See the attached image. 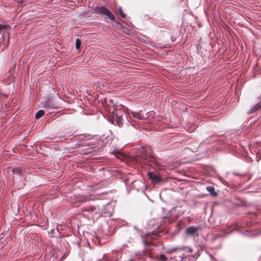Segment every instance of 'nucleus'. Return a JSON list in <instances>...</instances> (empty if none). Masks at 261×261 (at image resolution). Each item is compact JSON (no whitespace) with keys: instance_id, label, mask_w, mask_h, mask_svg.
Instances as JSON below:
<instances>
[{"instance_id":"obj_3","label":"nucleus","mask_w":261,"mask_h":261,"mask_svg":"<svg viewBox=\"0 0 261 261\" xmlns=\"http://www.w3.org/2000/svg\"><path fill=\"white\" fill-rule=\"evenodd\" d=\"M96 138L90 134H83V155L91 156L101 155L103 151L102 146L98 145Z\"/></svg>"},{"instance_id":"obj_22","label":"nucleus","mask_w":261,"mask_h":261,"mask_svg":"<svg viewBox=\"0 0 261 261\" xmlns=\"http://www.w3.org/2000/svg\"><path fill=\"white\" fill-rule=\"evenodd\" d=\"M135 255L139 259H144V256L142 254L141 251H140L135 252Z\"/></svg>"},{"instance_id":"obj_2","label":"nucleus","mask_w":261,"mask_h":261,"mask_svg":"<svg viewBox=\"0 0 261 261\" xmlns=\"http://www.w3.org/2000/svg\"><path fill=\"white\" fill-rule=\"evenodd\" d=\"M107 194L106 192H102L100 193L90 194L89 195H83V217H85V215L84 212L89 213H93L95 210V207L94 205H86V202L91 200L96 199H101L102 200L99 203L97 204L98 210L101 211L102 213L106 214V207L109 205L110 201L109 200H106L104 196Z\"/></svg>"},{"instance_id":"obj_43","label":"nucleus","mask_w":261,"mask_h":261,"mask_svg":"<svg viewBox=\"0 0 261 261\" xmlns=\"http://www.w3.org/2000/svg\"><path fill=\"white\" fill-rule=\"evenodd\" d=\"M236 174L238 175H239V176L241 175V174H240L239 173H236Z\"/></svg>"},{"instance_id":"obj_23","label":"nucleus","mask_w":261,"mask_h":261,"mask_svg":"<svg viewBox=\"0 0 261 261\" xmlns=\"http://www.w3.org/2000/svg\"><path fill=\"white\" fill-rule=\"evenodd\" d=\"M44 114V111L43 110H39L36 114L35 118L38 119L42 117Z\"/></svg>"},{"instance_id":"obj_18","label":"nucleus","mask_w":261,"mask_h":261,"mask_svg":"<svg viewBox=\"0 0 261 261\" xmlns=\"http://www.w3.org/2000/svg\"><path fill=\"white\" fill-rule=\"evenodd\" d=\"M253 223L252 222H248L247 220H245V222H244L242 224H241L242 227H245L246 226L247 228H250L252 226Z\"/></svg>"},{"instance_id":"obj_33","label":"nucleus","mask_w":261,"mask_h":261,"mask_svg":"<svg viewBox=\"0 0 261 261\" xmlns=\"http://www.w3.org/2000/svg\"><path fill=\"white\" fill-rule=\"evenodd\" d=\"M198 257V255L195 254L193 256L194 259L195 260L196 258H197Z\"/></svg>"},{"instance_id":"obj_14","label":"nucleus","mask_w":261,"mask_h":261,"mask_svg":"<svg viewBox=\"0 0 261 261\" xmlns=\"http://www.w3.org/2000/svg\"><path fill=\"white\" fill-rule=\"evenodd\" d=\"M261 109V105L259 103L255 105L248 111V114H252Z\"/></svg>"},{"instance_id":"obj_6","label":"nucleus","mask_w":261,"mask_h":261,"mask_svg":"<svg viewBox=\"0 0 261 261\" xmlns=\"http://www.w3.org/2000/svg\"><path fill=\"white\" fill-rule=\"evenodd\" d=\"M217 143L219 145L218 147L219 149H224L229 148L230 149L233 150L231 142H230V141L229 140L224 141L222 139H219Z\"/></svg>"},{"instance_id":"obj_12","label":"nucleus","mask_w":261,"mask_h":261,"mask_svg":"<svg viewBox=\"0 0 261 261\" xmlns=\"http://www.w3.org/2000/svg\"><path fill=\"white\" fill-rule=\"evenodd\" d=\"M251 203L245 201L243 199L239 200L236 203V205L238 206L248 207L251 205Z\"/></svg>"},{"instance_id":"obj_35","label":"nucleus","mask_w":261,"mask_h":261,"mask_svg":"<svg viewBox=\"0 0 261 261\" xmlns=\"http://www.w3.org/2000/svg\"><path fill=\"white\" fill-rule=\"evenodd\" d=\"M176 34H178V37H180V32L179 30H177V32H176Z\"/></svg>"},{"instance_id":"obj_39","label":"nucleus","mask_w":261,"mask_h":261,"mask_svg":"<svg viewBox=\"0 0 261 261\" xmlns=\"http://www.w3.org/2000/svg\"><path fill=\"white\" fill-rule=\"evenodd\" d=\"M123 32H125L126 30H128L127 29H121Z\"/></svg>"},{"instance_id":"obj_19","label":"nucleus","mask_w":261,"mask_h":261,"mask_svg":"<svg viewBox=\"0 0 261 261\" xmlns=\"http://www.w3.org/2000/svg\"><path fill=\"white\" fill-rule=\"evenodd\" d=\"M142 254L144 256H149L150 257L151 252L147 249H144L141 251Z\"/></svg>"},{"instance_id":"obj_29","label":"nucleus","mask_w":261,"mask_h":261,"mask_svg":"<svg viewBox=\"0 0 261 261\" xmlns=\"http://www.w3.org/2000/svg\"><path fill=\"white\" fill-rule=\"evenodd\" d=\"M5 28H6V26H5V25L0 24V33L1 32V31H2L3 30H4V29H5Z\"/></svg>"},{"instance_id":"obj_16","label":"nucleus","mask_w":261,"mask_h":261,"mask_svg":"<svg viewBox=\"0 0 261 261\" xmlns=\"http://www.w3.org/2000/svg\"><path fill=\"white\" fill-rule=\"evenodd\" d=\"M142 241L144 246H149L153 245V243L151 241H147L145 239V237L144 236H142Z\"/></svg>"},{"instance_id":"obj_20","label":"nucleus","mask_w":261,"mask_h":261,"mask_svg":"<svg viewBox=\"0 0 261 261\" xmlns=\"http://www.w3.org/2000/svg\"><path fill=\"white\" fill-rule=\"evenodd\" d=\"M116 24L117 27L119 29H127V28L123 26L122 24L118 21H114Z\"/></svg>"},{"instance_id":"obj_13","label":"nucleus","mask_w":261,"mask_h":261,"mask_svg":"<svg viewBox=\"0 0 261 261\" xmlns=\"http://www.w3.org/2000/svg\"><path fill=\"white\" fill-rule=\"evenodd\" d=\"M83 114H84L85 115L88 116V115H92L93 111L90 110H88V106H85L84 103V101L83 100Z\"/></svg>"},{"instance_id":"obj_4","label":"nucleus","mask_w":261,"mask_h":261,"mask_svg":"<svg viewBox=\"0 0 261 261\" xmlns=\"http://www.w3.org/2000/svg\"><path fill=\"white\" fill-rule=\"evenodd\" d=\"M113 119H115L117 125L120 127L124 125V122L127 120V114L125 111L122 109H115L112 112Z\"/></svg>"},{"instance_id":"obj_24","label":"nucleus","mask_w":261,"mask_h":261,"mask_svg":"<svg viewBox=\"0 0 261 261\" xmlns=\"http://www.w3.org/2000/svg\"><path fill=\"white\" fill-rule=\"evenodd\" d=\"M118 13L120 15V16L123 18H125L126 17V14L123 12L122 9L121 7H120L118 8Z\"/></svg>"},{"instance_id":"obj_17","label":"nucleus","mask_w":261,"mask_h":261,"mask_svg":"<svg viewBox=\"0 0 261 261\" xmlns=\"http://www.w3.org/2000/svg\"><path fill=\"white\" fill-rule=\"evenodd\" d=\"M160 25V27L162 28L170 29L172 27V24L170 23V22L168 21L161 23Z\"/></svg>"},{"instance_id":"obj_42","label":"nucleus","mask_w":261,"mask_h":261,"mask_svg":"<svg viewBox=\"0 0 261 261\" xmlns=\"http://www.w3.org/2000/svg\"><path fill=\"white\" fill-rule=\"evenodd\" d=\"M85 231H83V235L84 236H85Z\"/></svg>"},{"instance_id":"obj_21","label":"nucleus","mask_w":261,"mask_h":261,"mask_svg":"<svg viewBox=\"0 0 261 261\" xmlns=\"http://www.w3.org/2000/svg\"><path fill=\"white\" fill-rule=\"evenodd\" d=\"M99 186L95 184V185H93L92 186H89L88 187H87V189L88 188V190L89 191H96L98 188Z\"/></svg>"},{"instance_id":"obj_25","label":"nucleus","mask_w":261,"mask_h":261,"mask_svg":"<svg viewBox=\"0 0 261 261\" xmlns=\"http://www.w3.org/2000/svg\"><path fill=\"white\" fill-rule=\"evenodd\" d=\"M124 123L127 126H131L134 128H135V126L133 125V124L130 121H129L127 118V120H125V121L124 122Z\"/></svg>"},{"instance_id":"obj_7","label":"nucleus","mask_w":261,"mask_h":261,"mask_svg":"<svg viewBox=\"0 0 261 261\" xmlns=\"http://www.w3.org/2000/svg\"><path fill=\"white\" fill-rule=\"evenodd\" d=\"M42 107L49 110L53 109H56L58 107L57 105L54 103L52 99L49 98H46L43 100Z\"/></svg>"},{"instance_id":"obj_37","label":"nucleus","mask_w":261,"mask_h":261,"mask_svg":"<svg viewBox=\"0 0 261 261\" xmlns=\"http://www.w3.org/2000/svg\"><path fill=\"white\" fill-rule=\"evenodd\" d=\"M248 214H252L253 215V216H254V217L255 216V213H250V212H248Z\"/></svg>"},{"instance_id":"obj_31","label":"nucleus","mask_w":261,"mask_h":261,"mask_svg":"<svg viewBox=\"0 0 261 261\" xmlns=\"http://www.w3.org/2000/svg\"><path fill=\"white\" fill-rule=\"evenodd\" d=\"M90 246V244H89V243L87 241L85 244V247H89Z\"/></svg>"},{"instance_id":"obj_38","label":"nucleus","mask_w":261,"mask_h":261,"mask_svg":"<svg viewBox=\"0 0 261 261\" xmlns=\"http://www.w3.org/2000/svg\"><path fill=\"white\" fill-rule=\"evenodd\" d=\"M134 229H135V230H139V229H138L137 227L136 226H135L134 227Z\"/></svg>"},{"instance_id":"obj_32","label":"nucleus","mask_w":261,"mask_h":261,"mask_svg":"<svg viewBox=\"0 0 261 261\" xmlns=\"http://www.w3.org/2000/svg\"><path fill=\"white\" fill-rule=\"evenodd\" d=\"M207 140H205V141H204L202 142L200 144L199 146H201V145H202V144H203V143H207Z\"/></svg>"},{"instance_id":"obj_5","label":"nucleus","mask_w":261,"mask_h":261,"mask_svg":"<svg viewBox=\"0 0 261 261\" xmlns=\"http://www.w3.org/2000/svg\"><path fill=\"white\" fill-rule=\"evenodd\" d=\"M94 10L96 14L103 17L105 18H109L111 21H115V15L106 6H96Z\"/></svg>"},{"instance_id":"obj_26","label":"nucleus","mask_w":261,"mask_h":261,"mask_svg":"<svg viewBox=\"0 0 261 261\" xmlns=\"http://www.w3.org/2000/svg\"><path fill=\"white\" fill-rule=\"evenodd\" d=\"M81 44V40L79 38L76 39L75 46L77 49L80 48Z\"/></svg>"},{"instance_id":"obj_27","label":"nucleus","mask_w":261,"mask_h":261,"mask_svg":"<svg viewBox=\"0 0 261 261\" xmlns=\"http://www.w3.org/2000/svg\"><path fill=\"white\" fill-rule=\"evenodd\" d=\"M103 261H112L111 259L108 258L107 255L106 254H103Z\"/></svg>"},{"instance_id":"obj_30","label":"nucleus","mask_w":261,"mask_h":261,"mask_svg":"<svg viewBox=\"0 0 261 261\" xmlns=\"http://www.w3.org/2000/svg\"><path fill=\"white\" fill-rule=\"evenodd\" d=\"M175 37H173L172 36H171V39L172 42H174L175 41Z\"/></svg>"},{"instance_id":"obj_8","label":"nucleus","mask_w":261,"mask_h":261,"mask_svg":"<svg viewBox=\"0 0 261 261\" xmlns=\"http://www.w3.org/2000/svg\"><path fill=\"white\" fill-rule=\"evenodd\" d=\"M198 229L199 228L198 227L194 226H189L186 229L185 234L187 236H194L198 232Z\"/></svg>"},{"instance_id":"obj_11","label":"nucleus","mask_w":261,"mask_h":261,"mask_svg":"<svg viewBox=\"0 0 261 261\" xmlns=\"http://www.w3.org/2000/svg\"><path fill=\"white\" fill-rule=\"evenodd\" d=\"M210 194L213 197H216L218 195V193L215 190V188L212 186H207L206 188Z\"/></svg>"},{"instance_id":"obj_1","label":"nucleus","mask_w":261,"mask_h":261,"mask_svg":"<svg viewBox=\"0 0 261 261\" xmlns=\"http://www.w3.org/2000/svg\"><path fill=\"white\" fill-rule=\"evenodd\" d=\"M132 161L142 166L147 165L149 171L147 175L152 182L158 184L163 181L160 173L155 169L156 159L152 154L151 148L148 146H141L135 151V154L131 156Z\"/></svg>"},{"instance_id":"obj_9","label":"nucleus","mask_w":261,"mask_h":261,"mask_svg":"<svg viewBox=\"0 0 261 261\" xmlns=\"http://www.w3.org/2000/svg\"><path fill=\"white\" fill-rule=\"evenodd\" d=\"M152 237L153 238L161 237L166 233V232L164 229H161L159 227L155 230H153L151 232Z\"/></svg>"},{"instance_id":"obj_40","label":"nucleus","mask_w":261,"mask_h":261,"mask_svg":"<svg viewBox=\"0 0 261 261\" xmlns=\"http://www.w3.org/2000/svg\"><path fill=\"white\" fill-rule=\"evenodd\" d=\"M89 170H88V169H87V171H90V170H92L91 167H89Z\"/></svg>"},{"instance_id":"obj_15","label":"nucleus","mask_w":261,"mask_h":261,"mask_svg":"<svg viewBox=\"0 0 261 261\" xmlns=\"http://www.w3.org/2000/svg\"><path fill=\"white\" fill-rule=\"evenodd\" d=\"M162 221L164 223H171V214L169 212H168L166 216L162 217Z\"/></svg>"},{"instance_id":"obj_34","label":"nucleus","mask_w":261,"mask_h":261,"mask_svg":"<svg viewBox=\"0 0 261 261\" xmlns=\"http://www.w3.org/2000/svg\"><path fill=\"white\" fill-rule=\"evenodd\" d=\"M186 257V255L185 254H184V253H182V255H181V257L182 258H185V257Z\"/></svg>"},{"instance_id":"obj_28","label":"nucleus","mask_w":261,"mask_h":261,"mask_svg":"<svg viewBox=\"0 0 261 261\" xmlns=\"http://www.w3.org/2000/svg\"><path fill=\"white\" fill-rule=\"evenodd\" d=\"M160 258L163 260H166L167 259L166 256L163 254L160 255Z\"/></svg>"},{"instance_id":"obj_41","label":"nucleus","mask_w":261,"mask_h":261,"mask_svg":"<svg viewBox=\"0 0 261 261\" xmlns=\"http://www.w3.org/2000/svg\"><path fill=\"white\" fill-rule=\"evenodd\" d=\"M126 179H127V178H126V179H125V180H124V182H125V184H126Z\"/></svg>"},{"instance_id":"obj_36","label":"nucleus","mask_w":261,"mask_h":261,"mask_svg":"<svg viewBox=\"0 0 261 261\" xmlns=\"http://www.w3.org/2000/svg\"><path fill=\"white\" fill-rule=\"evenodd\" d=\"M85 167H86V165H85V164L84 163V162L83 161V166H82L83 170L85 168Z\"/></svg>"},{"instance_id":"obj_10","label":"nucleus","mask_w":261,"mask_h":261,"mask_svg":"<svg viewBox=\"0 0 261 261\" xmlns=\"http://www.w3.org/2000/svg\"><path fill=\"white\" fill-rule=\"evenodd\" d=\"M186 249H188L189 252H192V249L191 247H187L186 246H181V247H174L171 249H168L166 250V253L169 254H171L174 251L177 250H184Z\"/></svg>"}]
</instances>
